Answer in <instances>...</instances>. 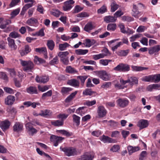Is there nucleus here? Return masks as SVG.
<instances>
[{
	"instance_id": "1",
	"label": "nucleus",
	"mask_w": 160,
	"mask_h": 160,
	"mask_svg": "<svg viewBox=\"0 0 160 160\" xmlns=\"http://www.w3.org/2000/svg\"><path fill=\"white\" fill-rule=\"evenodd\" d=\"M21 64L24 67L23 69L24 71L32 72L34 65L32 62L30 61H26L22 60H21Z\"/></svg>"
},
{
	"instance_id": "2",
	"label": "nucleus",
	"mask_w": 160,
	"mask_h": 160,
	"mask_svg": "<svg viewBox=\"0 0 160 160\" xmlns=\"http://www.w3.org/2000/svg\"><path fill=\"white\" fill-rule=\"evenodd\" d=\"M61 151L63 152L67 156L70 157L77 155V151L76 149L72 147H60Z\"/></svg>"
},
{
	"instance_id": "3",
	"label": "nucleus",
	"mask_w": 160,
	"mask_h": 160,
	"mask_svg": "<svg viewBox=\"0 0 160 160\" xmlns=\"http://www.w3.org/2000/svg\"><path fill=\"white\" fill-rule=\"evenodd\" d=\"M97 75L102 80L105 81H108L110 79L111 76L105 71H97Z\"/></svg>"
},
{
	"instance_id": "4",
	"label": "nucleus",
	"mask_w": 160,
	"mask_h": 160,
	"mask_svg": "<svg viewBox=\"0 0 160 160\" xmlns=\"http://www.w3.org/2000/svg\"><path fill=\"white\" fill-rule=\"evenodd\" d=\"M114 70L119 72H127L129 70L130 67L128 64L121 63L115 67Z\"/></svg>"
},
{
	"instance_id": "5",
	"label": "nucleus",
	"mask_w": 160,
	"mask_h": 160,
	"mask_svg": "<svg viewBox=\"0 0 160 160\" xmlns=\"http://www.w3.org/2000/svg\"><path fill=\"white\" fill-rule=\"evenodd\" d=\"M64 138L61 137H58L53 135H52L50 137L51 141L53 142L54 145L56 147L57 146L58 143H60Z\"/></svg>"
},
{
	"instance_id": "6",
	"label": "nucleus",
	"mask_w": 160,
	"mask_h": 160,
	"mask_svg": "<svg viewBox=\"0 0 160 160\" xmlns=\"http://www.w3.org/2000/svg\"><path fill=\"white\" fill-rule=\"evenodd\" d=\"M118 105L122 108H124L127 107L129 103V101L126 98H120L117 101Z\"/></svg>"
},
{
	"instance_id": "7",
	"label": "nucleus",
	"mask_w": 160,
	"mask_h": 160,
	"mask_svg": "<svg viewBox=\"0 0 160 160\" xmlns=\"http://www.w3.org/2000/svg\"><path fill=\"white\" fill-rule=\"evenodd\" d=\"M74 1L73 0H69L65 2L64 3L63 8L64 11H68L72 8V5L74 3Z\"/></svg>"
},
{
	"instance_id": "8",
	"label": "nucleus",
	"mask_w": 160,
	"mask_h": 160,
	"mask_svg": "<svg viewBox=\"0 0 160 160\" xmlns=\"http://www.w3.org/2000/svg\"><path fill=\"white\" fill-rule=\"evenodd\" d=\"M97 113L98 117L102 118L106 116L107 111L104 107L101 106L98 107Z\"/></svg>"
},
{
	"instance_id": "9",
	"label": "nucleus",
	"mask_w": 160,
	"mask_h": 160,
	"mask_svg": "<svg viewBox=\"0 0 160 160\" xmlns=\"http://www.w3.org/2000/svg\"><path fill=\"white\" fill-rule=\"evenodd\" d=\"M49 80V77L47 76H39L37 75L35 78V80L37 82L43 83L47 82Z\"/></svg>"
},
{
	"instance_id": "10",
	"label": "nucleus",
	"mask_w": 160,
	"mask_h": 160,
	"mask_svg": "<svg viewBox=\"0 0 160 160\" xmlns=\"http://www.w3.org/2000/svg\"><path fill=\"white\" fill-rule=\"evenodd\" d=\"M10 125V122L8 120L2 121L0 123V127L4 132L8 129Z\"/></svg>"
},
{
	"instance_id": "11",
	"label": "nucleus",
	"mask_w": 160,
	"mask_h": 160,
	"mask_svg": "<svg viewBox=\"0 0 160 160\" xmlns=\"http://www.w3.org/2000/svg\"><path fill=\"white\" fill-rule=\"evenodd\" d=\"M94 158L93 155L88 152H86L81 156L78 160H92Z\"/></svg>"
},
{
	"instance_id": "12",
	"label": "nucleus",
	"mask_w": 160,
	"mask_h": 160,
	"mask_svg": "<svg viewBox=\"0 0 160 160\" xmlns=\"http://www.w3.org/2000/svg\"><path fill=\"white\" fill-rule=\"evenodd\" d=\"M23 124L19 122H16L13 126V130L15 132H19L23 130Z\"/></svg>"
},
{
	"instance_id": "13",
	"label": "nucleus",
	"mask_w": 160,
	"mask_h": 160,
	"mask_svg": "<svg viewBox=\"0 0 160 160\" xmlns=\"http://www.w3.org/2000/svg\"><path fill=\"white\" fill-rule=\"evenodd\" d=\"M15 100L14 96L12 95H9L5 100V102L7 105H12Z\"/></svg>"
},
{
	"instance_id": "14",
	"label": "nucleus",
	"mask_w": 160,
	"mask_h": 160,
	"mask_svg": "<svg viewBox=\"0 0 160 160\" xmlns=\"http://www.w3.org/2000/svg\"><path fill=\"white\" fill-rule=\"evenodd\" d=\"M9 47L12 50H15L17 49V46L15 44L14 40L10 37L7 38Z\"/></svg>"
},
{
	"instance_id": "15",
	"label": "nucleus",
	"mask_w": 160,
	"mask_h": 160,
	"mask_svg": "<svg viewBox=\"0 0 160 160\" xmlns=\"http://www.w3.org/2000/svg\"><path fill=\"white\" fill-rule=\"evenodd\" d=\"M160 50V45H157L148 48V53L152 55L154 53L158 52Z\"/></svg>"
},
{
	"instance_id": "16",
	"label": "nucleus",
	"mask_w": 160,
	"mask_h": 160,
	"mask_svg": "<svg viewBox=\"0 0 160 160\" xmlns=\"http://www.w3.org/2000/svg\"><path fill=\"white\" fill-rule=\"evenodd\" d=\"M11 21L9 20H4L2 18H0V28L1 29L5 28L7 25L11 23Z\"/></svg>"
},
{
	"instance_id": "17",
	"label": "nucleus",
	"mask_w": 160,
	"mask_h": 160,
	"mask_svg": "<svg viewBox=\"0 0 160 160\" xmlns=\"http://www.w3.org/2000/svg\"><path fill=\"white\" fill-rule=\"evenodd\" d=\"M148 121L147 120L141 119L138 122V126L140 129H142L147 127L148 125Z\"/></svg>"
},
{
	"instance_id": "18",
	"label": "nucleus",
	"mask_w": 160,
	"mask_h": 160,
	"mask_svg": "<svg viewBox=\"0 0 160 160\" xmlns=\"http://www.w3.org/2000/svg\"><path fill=\"white\" fill-rule=\"evenodd\" d=\"M67 84L75 87H78L79 86V82L76 79H72L69 80L67 83Z\"/></svg>"
},
{
	"instance_id": "19",
	"label": "nucleus",
	"mask_w": 160,
	"mask_h": 160,
	"mask_svg": "<svg viewBox=\"0 0 160 160\" xmlns=\"http://www.w3.org/2000/svg\"><path fill=\"white\" fill-rule=\"evenodd\" d=\"M95 28V27L92 25V22H89L85 25L83 29L85 31L90 32L91 30Z\"/></svg>"
},
{
	"instance_id": "20",
	"label": "nucleus",
	"mask_w": 160,
	"mask_h": 160,
	"mask_svg": "<svg viewBox=\"0 0 160 160\" xmlns=\"http://www.w3.org/2000/svg\"><path fill=\"white\" fill-rule=\"evenodd\" d=\"M139 147H132L131 146H129L128 147V149L129 155H131L133 153L140 150Z\"/></svg>"
},
{
	"instance_id": "21",
	"label": "nucleus",
	"mask_w": 160,
	"mask_h": 160,
	"mask_svg": "<svg viewBox=\"0 0 160 160\" xmlns=\"http://www.w3.org/2000/svg\"><path fill=\"white\" fill-rule=\"evenodd\" d=\"M83 94L85 95L95 96L97 94L96 92L92 91L91 89L87 88L83 92Z\"/></svg>"
},
{
	"instance_id": "22",
	"label": "nucleus",
	"mask_w": 160,
	"mask_h": 160,
	"mask_svg": "<svg viewBox=\"0 0 160 160\" xmlns=\"http://www.w3.org/2000/svg\"><path fill=\"white\" fill-rule=\"evenodd\" d=\"M147 89L148 91H151L152 89L160 90V84H151L147 88Z\"/></svg>"
},
{
	"instance_id": "23",
	"label": "nucleus",
	"mask_w": 160,
	"mask_h": 160,
	"mask_svg": "<svg viewBox=\"0 0 160 160\" xmlns=\"http://www.w3.org/2000/svg\"><path fill=\"white\" fill-rule=\"evenodd\" d=\"M101 140L104 143H114L115 140L108 136L103 135L101 139Z\"/></svg>"
},
{
	"instance_id": "24",
	"label": "nucleus",
	"mask_w": 160,
	"mask_h": 160,
	"mask_svg": "<svg viewBox=\"0 0 160 160\" xmlns=\"http://www.w3.org/2000/svg\"><path fill=\"white\" fill-rule=\"evenodd\" d=\"M116 20L117 19L115 18L114 17H113L111 16H106L104 18V21L107 23H108L110 22H115Z\"/></svg>"
},
{
	"instance_id": "25",
	"label": "nucleus",
	"mask_w": 160,
	"mask_h": 160,
	"mask_svg": "<svg viewBox=\"0 0 160 160\" xmlns=\"http://www.w3.org/2000/svg\"><path fill=\"white\" fill-rule=\"evenodd\" d=\"M130 50L127 49L126 50H119L116 52L117 54L120 57H126L129 53Z\"/></svg>"
},
{
	"instance_id": "26",
	"label": "nucleus",
	"mask_w": 160,
	"mask_h": 160,
	"mask_svg": "<svg viewBox=\"0 0 160 160\" xmlns=\"http://www.w3.org/2000/svg\"><path fill=\"white\" fill-rule=\"evenodd\" d=\"M138 7L137 6L133 4V9L132 10V14L133 17L138 18V15L139 13V12L138 10Z\"/></svg>"
},
{
	"instance_id": "27",
	"label": "nucleus",
	"mask_w": 160,
	"mask_h": 160,
	"mask_svg": "<svg viewBox=\"0 0 160 160\" xmlns=\"http://www.w3.org/2000/svg\"><path fill=\"white\" fill-rule=\"evenodd\" d=\"M40 115L45 117H47L51 115V112L49 110L46 109L42 110L39 113Z\"/></svg>"
},
{
	"instance_id": "28",
	"label": "nucleus",
	"mask_w": 160,
	"mask_h": 160,
	"mask_svg": "<svg viewBox=\"0 0 160 160\" xmlns=\"http://www.w3.org/2000/svg\"><path fill=\"white\" fill-rule=\"evenodd\" d=\"M77 91H76L72 92L65 99V102L66 103H69L71 102L77 93Z\"/></svg>"
},
{
	"instance_id": "29",
	"label": "nucleus",
	"mask_w": 160,
	"mask_h": 160,
	"mask_svg": "<svg viewBox=\"0 0 160 160\" xmlns=\"http://www.w3.org/2000/svg\"><path fill=\"white\" fill-rule=\"evenodd\" d=\"M28 93L30 94H37V90L36 87L31 86L27 89Z\"/></svg>"
},
{
	"instance_id": "30",
	"label": "nucleus",
	"mask_w": 160,
	"mask_h": 160,
	"mask_svg": "<svg viewBox=\"0 0 160 160\" xmlns=\"http://www.w3.org/2000/svg\"><path fill=\"white\" fill-rule=\"evenodd\" d=\"M117 25L115 23H111L108 24L107 26V29L108 31H113L116 29Z\"/></svg>"
},
{
	"instance_id": "31",
	"label": "nucleus",
	"mask_w": 160,
	"mask_h": 160,
	"mask_svg": "<svg viewBox=\"0 0 160 160\" xmlns=\"http://www.w3.org/2000/svg\"><path fill=\"white\" fill-rule=\"evenodd\" d=\"M132 70L135 71H140L143 70H147L148 69V68L147 67L135 66H132Z\"/></svg>"
},
{
	"instance_id": "32",
	"label": "nucleus",
	"mask_w": 160,
	"mask_h": 160,
	"mask_svg": "<svg viewBox=\"0 0 160 160\" xmlns=\"http://www.w3.org/2000/svg\"><path fill=\"white\" fill-rule=\"evenodd\" d=\"M142 81L146 82H153L152 75L145 76L141 78Z\"/></svg>"
},
{
	"instance_id": "33",
	"label": "nucleus",
	"mask_w": 160,
	"mask_h": 160,
	"mask_svg": "<svg viewBox=\"0 0 160 160\" xmlns=\"http://www.w3.org/2000/svg\"><path fill=\"white\" fill-rule=\"evenodd\" d=\"M88 51L87 49H78L76 50L75 52L77 55H84L87 53Z\"/></svg>"
},
{
	"instance_id": "34",
	"label": "nucleus",
	"mask_w": 160,
	"mask_h": 160,
	"mask_svg": "<svg viewBox=\"0 0 160 160\" xmlns=\"http://www.w3.org/2000/svg\"><path fill=\"white\" fill-rule=\"evenodd\" d=\"M47 46L48 48L51 51L52 50L55 46V43L52 40H48L47 42Z\"/></svg>"
},
{
	"instance_id": "35",
	"label": "nucleus",
	"mask_w": 160,
	"mask_h": 160,
	"mask_svg": "<svg viewBox=\"0 0 160 160\" xmlns=\"http://www.w3.org/2000/svg\"><path fill=\"white\" fill-rule=\"evenodd\" d=\"M38 21L37 19L33 18H32L28 20L26 23L29 26H32L34 24L37 23Z\"/></svg>"
},
{
	"instance_id": "36",
	"label": "nucleus",
	"mask_w": 160,
	"mask_h": 160,
	"mask_svg": "<svg viewBox=\"0 0 160 160\" xmlns=\"http://www.w3.org/2000/svg\"><path fill=\"white\" fill-rule=\"evenodd\" d=\"M129 83L130 85H133L138 83V80L136 77H132L128 78Z\"/></svg>"
},
{
	"instance_id": "37",
	"label": "nucleus",
	"mask_w": 160,
	"mask_h": 160,
	"mask_svg": "<svg viewBox=\"0 0 160 160\" xmlns=\"http://www.w3.org/2000/svg\"><path fill=\"white\" fill-rule=\"evenodd\" d=\"M111 12H114L118 8V5L114 1H112L111 3Z\"/></svg>"
},
{
	"instance_id": "38",
	"label": "nucleus",
	"mask_w": 160,
	"mask_h": 160,
	"mask_svg": "<svg viewBox=\"0 0 160 160\" xmlns=\"http://www.w3.org/2000/svg\"><path fill=\"white\" fill-rule=\"evenodd\" d=\"M34 62L37 64L40 63H43L45 62V61L43 59L38 58L37 56H35L34 60Z\"/></svg>"
},
{
	"instance_id": "39",
	"label": "nucleus",
	"mask_w": 160,
	"mask_h": 160,
	"mask_svg": "<svg viewBox=\"0 0 160 160\" xmlns=\"http://www.w3.org/2000/svg\"><path fill=\"white\" fill-rule=\"evenodd\" d=\"M51 124L55 126L59 127L62 126L64 124V122L62 120H57L51 122Z\"/></svg>"
},
{
	"instance_id": "40",
	"label": "nucleus",
	"mask_w": 160,
	"mask_h": 160,
	"mask_svg": "<svg viewBox=\"0 0 160 160\" xmlns=\"http://www.w3.org/2000/svg\"><path fill=\"white\" fill-rule=\"evenodd\" d=\"M62 13V12H60V11L57 9H53L50 12L51 14L57 17H59Z\"/></svg>"
},
{
	"instance_id": "41",
	"label": "nucleus",
	"mask_w": 160,
	"mask_h": 160,
	"mask_svg": "<svg viewBox=\"0 0 160 160\" xmlns=\"http://www.w3.org/2000/svg\"><path fill=\"white\" fill-rule=\"evenodd\" d=\"M70 45L67 42H64L63 44H60L59 45V49L60 51H63L66 48L69 47Z\"/></svg>"
},
{
	"instance_id": "42",
	"label": "nucleus",
	"mask_w": 160,
	"mask_h": 160,
	"mask_svg": "<svg viewBox=\"0 0 160 160\" xmlns=\"http://www.w3.org/2000/svg\"><path fill=\"white\" fill-rule=\"evenodd\" d=\"M107 9L106 6L103 5L98 10L97 13L98 14H102L107 12Z\"/></svg>"
},
{
	"instance_id": "43",
	"label": "nucleus",
	"mask_w": 160,
	"mask_h": 160,
	"mask_svg": "<svg viewBox=\"0 0 160 160\" xmlns=\"http://www.w3.org/2000/svg\"><path fill=\"white\" fill-rule=\"evenodd\" d=\"M86 46L88 47H90L91 46L94 44L96 42V41L94 39L91 40L89 39H86Z\"/></svg>"
},
{
	"instance_id": "44",
	"label": "nucleus",
	"mask_w": 160,
	"mask_h": 160,
	"mask_svg": "<svg viewBox=\"0 0 160 160\" xmlns=\"http://www.w3.org/2000/svg\"><path fill=\"white\" fill-rule=\"evenodd\" d=\"M66 72L70 73H76L77 72V71L75 70L74 68H72L71 66H68L66 67Z\"/></svg>"
},
{
	"instance_id": "45",
	"label": "nucleus",
	"mask_w": 160,
	"mask_h": 160,
	"mask_svg": "<svg viewBox=\"0 0 160 160\" xmlns=\"http://www.w3.org/2000/svg\"><path fill=\"white\" fill-rule=\"evenodd\" d=\"M57 132H59L62 135H65L67 137H70L71 136L72 134L71 133H70L68 131L63 130H58L57 131Z\"/></svg>"
},
{
	"instance_id": "46",
	"label": "nucleus",
	"mask_w": 160,
	"mask_h": 160,
	"mask_svg": "<svg viewBox=\"0 0 160 160\" xmlns=\"http://www.w3.org/2000/svg\"><path fill=\"white\" fill-rule=\"evenodd\" d=\"M107 55V54L100 53L98 54L94 55L93 56V58L95 60H97L100 58H103Z\"/></svg>"
},
{
	"instance_id": "47",
	"label": "nucleus",
	"mask_w": 160,
	"mask_h": 160,
	"mask_svg": "<svg viewBox=\"0 0 160 160\" xmlns=\"http://www.w3.org/2000/svg\"><path fill=\"white\" fill-rule=\"evenodd\" d=\"M49 87L50 86L49 85H45L42 86L39 85L38 86V88L39 91L42 92H44L48 90Z\"/></svg>"
},
{
	"instance_id": "48",
	"label": "nucleus",
	"mask_w": 160,
	"mask_h": 160,
	"mask_svg": "<svg viewBox=\"0 0 160 160\" xmlns=\"http://www.w3.org/2000/svg\"><path fill=\"white\" fill-rule=\"evenodd\" d=\"M72 117L73 122L76 123L77 126H78L80 124V117L75 114H73Z\"/></svg>"
},
{
	"instance_id": "49",
	"label": "nucleus",
	"mask_w": 160,
	"mask_h": 160,
	"mask_svg": "<svg viewBox=\"0 0 160 160\" xmlns=\"http://www.w3.org/2000/svg\"><path fill=\"white\" fill-rule=\"evenodd\" d=\"M52 91L50 90L46 92L43 93L42 96V98L43 99H45L46 97H50L52 96Z\"/></svg>"
},
{
	"instance_id": "50",
	"label": "nucleus",
	"mask_w": 160,
	"mask_h": 160,
	"mask_svg": "<svg viewBox=\"0 0 160 160\" xmlns=\"http://www.w3.org/2000/svg\"><path fill=\"white\" fill-rule=\"evenodd\" d=\"M20 9L19 8H17L13 11L11 13V18L15 17L20 12Z\"/></svg>"
},
{
	"instance_id": "51",
	"label": "nucleus",
	"mask_w": 160,
	"mask_h": 160,
	"mask_svg": "<svg viewBox=\"0 0 160 160\" xmlns=\"http://www.w3.org/2000/svg\"><path fill=\"white\" fill-rule=\"evenodd\" d=\"M68 54L69 52L68 51L63 52H60L58 53V55L61 58H67L66 56Z\"/></svg>"
},
{
	"instance_id": "52",
	"label": "nucleus",
	"mask_w": 160,
	"mask_h": 160,
	"mask_svg": "<svg viewBox=\"0 0 160 160\" xmlns=\"http://www.w3.org/2000/svg\"><path fill=\"white\" fill-rule=\"evenodd\" d=\"M87 76H79L77 77V79L80 80L82 85H83L86 79L87 78Z\"/></svg>"
},
{
	"instance_id": "53",
	"label": "nucleus",
	"mask_w": 160,
	"mask_h": 160,
	"mask_svg": "<svg viewBox=\"0 0 160 160\" xmlns=\"http://www.w3.org/2000/svg\"><path fill=\"white\" fill-rule=\"evenodd\" d=\"M58 58L57 56H56L49 62V64L51 65H53L58 64Z\"/></svg>"
},
{
	"instance_id": "54",
	"label": "nucleus",
	"mask_w": 160,
	"mask_h": 160,
	"mask_svg": "<svg viewBox=\"0 0 160 160\" xmlns=\"http://www.w3.org/2000/svg\"><path fill=\"white\" fill-rule=\"evenodd\" d=\"M35 51L40 53L44 52L45 53V54H47V49L45 47H42L41 48H35Z\"/></svg>"
},
{
	"instance_id": "55",
	"label": "nucleus",
	"mask_w": 160,
	"mask_h": 160,
	"mask_svg": "<svg viewBox=\"0 0 160 160\" xmlns=\"http://www.w3.org/2000/svg\"><path fill=\"white\" fill-rule=\"evenodd\" d=\"M153 82L156 83L160 81V74L152 75Z\"/></svg>"
},
{
	"instance_id": "56",
	"label": "nucleus",
	"mask_w": 160,
	"mask_h": 160,
	"mask_svg": "<svg viewBox=\"0 0 160 160\" xmlns=\"http://www.w3.org/2000/svg\"><path fill=\"white\" fill-rule=\"evenodd\" d=\"M72 88H70L62 87L61 89V92L63 94H65L72 91Z\"/></svg>"
},
{
	"instance_id": "57",
	"label": "nucleus",
	"mask_w": 160,
	"mask_h": 160,
	"mask_svg": "<svg viewBox=\"0 0 160 160\" xmlns=\"http://www.w3.org/2000/svg\"><path fill=\"white\" fill-rule=\"evenodd\" d=\"M122 20L124 21L131 22L133 20V18L131 17L124 16L122 17Z\"/></svg>"
},
{
	"instance_id": "58",
	"label": "nucleus",
	"mask_w": 160,
	"mask_h": 160,
	"mask_svg": "<svg viewBox=\"0 0 160 160\" xmlns=\"http://www.w3.org/2000/svg\"><path fill=\"white\" fill-rule=\"evenodd\" d=\"M9 36L12 38H16L20 37V35L18 32L14 31L11 32L9 35Z\"/></svg>"
},
{
	"instance_id": "59",
	"label": "nucleus",
	"mask_w": 160,
	"mask_h": 160,
	"mask_svg": "<svg viewBox=\"0 0 160 160\" xmlns=\"http://www.w3.org/2000/svg\"><path fill=\"white\" fill-rule=\"evenodd\" d=\"M111 60L101 59L99 61V63L104 66H106L108 65L109 62H111Z\"/></svg>"
},
{
	"instance_id": "60",
	"label": "nucleus",
	"mask_w": 160,
	"mask_h": 160,
	"mask_svg": "<svg viewBox=\"0 0 160 160\" xmlns=\"http://www.w3.org/2000/svg\"><path fill=\"white\" fill-rule=\"evenodd\" d=\"M68 116V115L65 114H60L57 116V118L61 119V121H63L64 122V120L66 119Z\"/></svg>"
},
{
	"instance_id": "61",
	"label": "nucleus",
	"mask_w": 160,
	"mask_h": 160,
	"mask_svg": "<svg viewBox=\"0 0 160 160\" xmlns=\"http://www.w3.org/2000/svg\"><path fill=\"white\" fill-rule=\"evenodd\" d=\"M108 122L110 123V125L113 127H117L119 124L118 122L112 120L109 121Z\"/></svg>"
},
{
	"instance_id": "62",
	"label": "nucleus",
	"mask_w": 160,
	"mask_h": 160,
	"mask_svg": "<svg viewBox=\"0 0 160 160\" xmlns=\"http://www.w3.org/2000/svg\"><path fill=\"white\" fill-rule=\"evenodd\" d=\"M96 103V101L95 100H94L92 101H87L84 104V105H87L88 106H91L94 104Z\"/></svg>"
},
{
	"instance_id": "63",
	"label": "nucleus",
	"mask_w": 160,
	"mask_h": 160,
	"mask_svg": "<svg viewBox=\"0 0 160 160\" xmlns=\"http://www.w3.org/2000/svg\"><path fill=\"white\" fill-rule=\"evenodd\" d=\"M60 61L64 65H67L69 64V61L68 57L61 58Z\"/></svg>"
},
{
	"instance_id": "64",
	"label": "nucleus",
	"mask_w": 160,
	"mask_h": 160,
	"mask_svg": "<svg viewBox=\"0 0 160 160\" xmlns=\"http://www.w3.org/2000/svg\"><path fill=\"white\" fill-rule=\"evenodd\" d=\"M3 89L7 93L10 94H13L14 93V90L11 88L7 87H5Z\"/></svg>"
}]
</instances>
